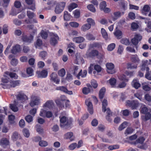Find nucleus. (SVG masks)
I'll return each instance as SVG.
<instances>
[{
    "label": "nucleus",
    "mask_w": 151,
    "mask_h": 151,
    "mask_svg": "<svg viewBox=\"0 0 151 151\" xmlns=\"http://www.w3.org/2000/svg\"><path fill=\"white\" fill-rule=\"evenodd\" d=\"M60 124L61 128L68 129L71 128V126L72 122V119L71 118L68 119L65 116L60 117Z\"/></svg>",
    "instance_id": "obj_1"
},
{
    "label": "nucleus",
    "mask_w": 151,
    "mask_h": 151,
    "mask_svg": "<svg viewBox=\"0 0 151 151\" xmlns=\"http://www.w3.org/2000/svg\"><path fill=\"white\" fill-rule=\"evenodd\" d=\"M132 63H128L127 64L128 69H133L136 68L140 62V60L137 55H132L130 58Z\"/></svg>",
    "instance_id": "obj_2"
},
{
    "label": "nucleus",
    "mask_w": 151,
    "mask_h": 151,
    "mask_svg": "<svg viewBox=\"0 0 151 151\" xmlns=\"http://www.w3.org/2000/svg\"><path fill=\"white\" fill-rule=\"evenodd\" d=\"M126 105L127 106L130 108L132 109H136L139 106V103L136 100H127L126 101Z\"/></svg>",
    "instance_id": "obj_3"
},
{
    "label": "nucleus",
    "mask_w": 151,
    "mask_h": 151,
    "mask_svg": "<svg viewBox=\"0 0 151 151\" xmlns=\"http://www.w3.org/2000/svg\"><path fill=\"white\" fill-rule=\"evenodd\" d=\"M66 3L64 2H60L58 3L55 8V12L56 14H60L64 10Z\"/></svg>",
    "instance_id": "obj_4"
},
{
    "label": "nucleus",
    "mask_w": 151,
    "mask_h": 151,
    "mask_svg": "<svg viewBox=\"0 0 151 151\" xmlns=\"http://www.w3.org/2000/svg\"><path fill=\"white\" fill-rule=\"evenodd\" d=\"M50 44L51 45L55 46L58 44V42L59 40V38L57 34L53 33H51L50 35Z\"/></svg>",
    "instance_id": "obj_5"
},
{
    "label": "nucleus",
    "mask_w": 151,
    "mask_h": 151,
    "mask_svg": "<svg viewBox=\"0 0 151 151\" xmlns=\"http://www.w3.org/2000/svg\"><path fill=\"white\" fill-rule=\"evenodd\" d=\"M142 39V37L140 35L136 34L135 35L134 37L131 39V41L132 44L137 48V45L139 42Z\"/></svg>",
    "instance_id": "obj_6"
},
{
    "label": "nucleus",
    "mask_w": 151,
    "mask_h": 151,
    "mask_svg": "<svg viewBox=\"0 0 151 151\" xmlns=\"http://www.w3.org/2000/svg\"><path fill=\"white\" fill-rule=\"evenodd\" d=\"M17 99L19 101H24L28 99L27 96L25 95L22 91L18 92V94L16 95Z\"/></svg>",
    "instance_id": "obj_7"
},
{
    "label": "nucleus",
    "mask_w": 151,
    "mask_h": 151,
    "mask_svg": "<svg viewBox=\"0 0 151 151\" xmlns=\"http://www.w3.org/2000/svg\"><path fill=\"white\" fill-rule=\"evenodd\" d=\"M50 77L51 81L57 84L59 83L60 80L58 78L56 73L54 72L52 73L50 75Z\"/></svg>",
    "instance_id": "obj_8"
},
{
    "label": "nucleus",
    "mask_w": 151,
    "mask_h": 151,
    "mask_svg": "<svg viewBox=\"0 0 151 151\" xmlns=\"http://www.w3.org/2000/svg\"><path fill=\"white\" fill-rule=\"evenodd\" d=\"M106 66L107 69V71L108 73L113 74L116 72L114 69V65L112 63H107L106 64Z\"/></svg>",
    "instance_id": "obj_9"
},
{
    "label": "nucleus",
    "mask_w": 151,
    "mask_h": 151,
    "mask_svg": "<svg viewBox=\"0 0 151 151\" xmlns=\"http://www.w3.org/2000/svg\"><path fill=\"white\" fill-rule=\"evenodd\" d=\"M99 53V52L97 50H93L90 52H87L86 55L87 57L94 59L96 57H97Z\"/></svg>",
    "instance_id": "obj_10"
},
{
    "label": "nucleus",
    "mask_w": 151,
    "mask_h": 151,
    "mask_svg": "<svg viewBox=\"0 0 151 151\" xmlns=\"http://www.w3.org/2000/svg\"><path fill=\"white\" fill-rule=\"evenodd\" d=\"M33 37H34L32 35L28 36L26 35L23 34L22 36V40L23 42L29 43L33 40Z\"/></svg>",
    "instance_id": "obj_11"
},
{
    "label": "nucleus",
    "mask_w": 151,
    "mask_h": 151,
    "mask_svg": "<svg viewBox=\"0 0 151 151\" xmlns=\"http://www.w3.org/2000/svg\"><path fill=\"white\" fill-rule=\"evenodd\" d=\"M37 77L38 78H44L47 77L48 75V72L46 70H43L41 71H37L36 72Z\"/></svg>",
    "instance_id": "obj_12"
},
{
    "label": "nucleus",
    "mask_w": 151,
    "mask_h": 151,
    "mask_svg": "<svg viewBox=\"0 0 151 151\" xmlns=\"http://www.w3.org/2000/svg\"><path fill=\"white\" fill-rule=\"evenodd\" d=\"M54 106V103L52 100H48L44 104L43 107L45 108L52 109Z\"/></svg>",
    "instance_id": "obj_13"
},
{
    "label": "nucleus",
    "mask_w": 151,
    "mask_h": 151,
    "mask_svg": "<svg viewBox=\"0 0 151 151\" xmlns=\"http://www.w3.org/2000/svg\"><path fill=\"white\" fill-rule=\"evenodd\" d=\"M85 103L87 106L88 110L89 113L91 114H93V111L92 103L89 100H87L85 101Z\"/></svg>",
    "instance_id": "obj_14"
},
{
    "label": "nucleus",
    "mask_w": 151,
    "mask_h": 151,
    "mask_svg": "<svg viewBox=\"0 0 151 151\" xmlns=\"http://www.w3.org/2000/svg\"><path fill=\"white\" fill-rule=\"evenodd\" d=\"M9 145V141L6 138H2L0 140V145L4 147H5Z\"/></svg>",
    "instance_id": "obj_15"
},
{
    "label": "nucleus",
    "mask_w": 151,
    "mask_h": 151,
    "mask_svg": "<svg viewBox=\"0 0 151 151\" xmlns=\"http://www.w3.org/2000/svg\"><path fill=\"white\" fill-rule=\"evenodd\" d=\"M21 51L20 45L17 44L14 46L11 50V52L13 54H16L17 53Z\"/></svg>",
    "instance_id": "obj_16"
},
{
    "label": "nucleus",
    "mask_w": 151,
    "mask_h": 151,
    "mask_svg": "<svg viewBox=\"0 0 151 151\" xmlns=\"http://www.w3.org/2000/svg\"><path fill=\"white\" fill-rule=\"evenodd\" d=\"M11 139L13 141H16L18 139H21V137L17 132H15L13 133L11 137Z\"/></svg>",
    "instance_id": "obj_17"
},
{
    "label": "nucleus",
    "mask_w": 151,
    "mask_h": 151,
    "mask_svg": "<svg viewBox=\"0 0 151 151\" xmlns=\"http://www.w3.org/2000/svg\"><path fill=\"white\" fill-rule=\"evenodd\" d=\"M106 92V88L104 87L102 88L99 91V98L101 101L104 97Z\"/></svg>",
    "instance_id": "obj_18"
},
{
    "label": "nucleus",
    "mask_w": 151,
    "mask_h": 151,
    "mask_svg": "<svg viewBox=\"0 0 151 151\" xmlns=\"http://www.w3.org/2000/svg\"><path fill=\"white\" fill-rule=\"evenodd\" d=\"M124 14V12H122L121 13L120 12H114V16L112 17V20L113 21H114L117 19L119 18L121 16V14L123 15Z\"/></svg>",
    "instance_id": "obj_19"
},
{
    "label": "nucleus",
    "mask_w": 151,
    "mask_h": 151,
    "mask_svg": "<svg viewBox=\"0 0 151 151\" xmlns=\"http://www.w3.org/2000/svg\"><path fill=\"white\" fill-rule=\"evenodd\" d=\"M64 137L66 139H69L71 141H73L74 139L73 133L71 132H68L66 133L64 135Z\"/></svg>",
    "instance_id": "obj_20"
},
{
    "label": "nucleus",
    "mask_w": 151,
    "mask_h": 151,
    "mask_svg": "<svg viewBox=\"0 0 151 151\" xmlns=\"http://www.w3.org/2000/svg\"><path fill=\"white\" fill-rule=\"evenodd\" d=\"M1 81L4 83H1V84L4 86L3 88L4 89L6 88H9V85H8L7 83L9 81L8 79L6 78H3L1 79Z\"/></svg>",
    "instance_id": "obj_21"
},
{
    "label": "nucleus",
    "mask_w": 151,
    "mask_h": 151,
    "mask_svg": "<svg viewBox=\"0 0 151 151\" xmlns=\"http://www.w3.org/2000/svg\"><path fill=\"white\" fill-rule=\"evenodd\" d=\"M20 80H16L11 81L10 82L9 87H15L17 86H19L20 83Z\"/></svg>",
    "instance_id": "obj_22"
},
{
    "label": "nucleus",
    "mask_w": 151,
    "mask_h": 151,
    "mask_svg": "<svg viewBox=\"0 0 151 151\" xmlns=\"http://www.w3.org/2000/svg\"><path fill=\"white\" fill-rule=\"evenodd\" d=\"M85 40V39L83 37H74L73 38V41L76 43H80L83 42Z\"/></svg>",
    "instance_id": "obj_23"
},
{
    "label": "nucleus",
    "mask_w": 151,
    "mask_h": 151,
    "mask_svg": "<svg viewBox=\"0 0 151 151\" xmlns=\"http://www.w3.org/2000/svg\"><path fill=\"white\" fill-rule=\"evenodd\" d=\"M5 74L7 75H9L11 78H14L15 79L18 78V76L15 73L6 71L5 72Z\"/></svg>",
    "instance_id": "obj_24"
},
{
    "label": "nucleus",
    "mask_w": 151,
    "mask_h": 151,
    "mask_svg": "<svg viewBox=\"0 0 151 151\" xmlns=\"http://www.w3.org/2000/svg\"><path fill=\"white\" fill-rule=\"evenodd\" d=\"M71 18L70 14L67 11H65L64 12L63 18L65 20L69 21Z\"/></svg>",
    "instance_id": "obj_25"
},
{
    "label": "nucleus",
    "mask_w": 151,
    "mask_h": 151,
    "mask_svg": "<svg viewBox=\"0 0 151 151\" xmlns=\"http://www.w3.org/2000/svg\"><path fill=\"white\" fill-rule=\"evenodd\" d=\"M108 105V102L107 100L104 99L102 102V111L105 112L106 110V107Z\"/></svg>",
    "instance_id": "obj_26"
},
{
    "label": "nucleus",
    "mask_w": 151,
    "mask_h": 151,
    "mask_svg": "<svg viewBox=\"0 0 151 151\" xmlns=\"http://www.w3.org/2000/svg\"><path fill=\"white\" fill-rule=\"evenodd\" d=\"M87 73V71L86 70H83V72H82V70L80 71L77 76V77L78 79H80V76H81L82 78H84L86 76Z\"/></svg>",
    "instance_id": "obj_27"
},
{
    "label": "nucleus",
    "mask_w": 151,
    "mask_h": 151,
    "mask_svg": "<svg viewBox=\"0 0 151 151\" xmlns=\"http://www.w3.org/2000/svg\"><path fill=\"white\" fill-rule=\"evenodd\" d=\"M101 32L103 37L106 40H107L108 39V35L106 30L103 28L101 29Z\"/></svg>",
    "instance_id": "obj_28"
},
{
    "label": "nucleus",
    "mask_w": 151,
    "mask_h": 151,
    "mask_svg": "<svg viewBox=\"0 0 151 151\" xmlns=\"http://www.w3.org/2000/svg\"><path fill=\"white\" fill-rule=\"evenodd\" d=\"M109 83L112 87H114L116 83V79L113 78H111L109 81Z\"/></svg>",
    "instance_id": "obj_29"
},
{
    "label": "nucleus",
    "mask_w": 151,
    "mask_h": 151,
    "mask_svg": "<svg viewBox=\"0 0 151 151\" xmlns=\"http://www.w3.org/2000/svg\"><path fill=\"white\" fill-rule=\"evenodd\" d=\"M78 6V4L75 3H71L68 7V10L70 12H71L73 9L77 8Z\"/></svg>",
    "instance_id": "obj_30"
},
{
    "label": "nucleus",
    "mask_w": 151,
    "mask_h": 151,
    "mask_svg": "<svg viewBox=\"0 0 151 151\" xmlns=\"http://www.w3.org/2000/svg\"><path fill=\"white\" fill-rule=\"evenodd\" d=\"M132 84L133 86L136 89H137L141 86L140 83L136 80H133Z\"/></svg>",
    "instance_id": "obj_31"
},
{
    "label": "nucleus",
    "mask_w": 151,
    "mask_h": 151,
    "mask_svg": "<svg viewBox=\"0 0 151 151\" xmlns=\"http://www.w3.org/2000/svg\"><path fill=\"white\" fill-rule=\"evenodd\" d=\"M40 100L37 98H35L34 100L31 101L30 103V105L32 107H33L35 105L38 104Z\"/></svg>",
    "instance_id": "obj_32"
},
{
    "label": "nucleus",
    "mask_w": 151,
    "mask_h": 151,
    "mask_svg": "<svg viewBox=\"0 0 151 151\" xmlns=\"http://www.w3.org/2000/svg\"><path fill=\"white\" fill-rule=\"evenodd\" d=\"M90 25L88 23L83 24L81 27V29L83 31H86L91 28Z\"/></svg>",
    "instance_id": "obj_33"
},
{
    "label": "nucleus",
    "mask_w": 151,
    "mask_h": 151,
    "mask_svg": "<svg viewBox=\"0 0 151 151\" xmlns=\"http://www.w3.org/2000/svg\"><path fill=\"white\" fill-rule=\"evenodd\" d=\"M150 7L148 5H144L142 10V12L143 14H146L145 12H148L150 11Z\"/></svg>",
    "instance_id": "obj_34"
},
{
    "label": "nucleus",
    "mask_w": 151,
    "mask_h": 151,
    "mask_svg": "<svg viewBox=\"0 0 151 151\" xmlns=\"http://www.w3.org/2000/svg\"><path fill=\"white\" fill-rule=\"evenodd\" d=\"M145 140V139L144 137H139L138 138L136 141L134 143V144L135 145L139 143L142 144L144 142Z\"/></svg>",
    "instance_id": "obj_35"
},
{
    "label": "nucleus",
    "mask_w": 151,
    "mask_h": 151,
    "mask_svg": "<svg viewBox=\"0 0 151 151\" xmlns=\"http://www.w3.org/2000/svg\"><path fill=\"white\" fill-rule=\"evenodd\" d=\"M114 34L117 38L120 39L122 37V33L121 31L117 30L114 33Z\"/></svg>",
    "instance_id": "obj_36"
},
{
    "label": "nucleus",
    "mask_w": 151,
    "mask_h": 151,
    "mask_svg": "<svg viewBox=\"0 0 151 151\" xmlns=\"http://www.w3.org/2000/svg\"><path fill=\"white\" fill-rule=\"evenodd\" d=\"M128 123L127 122H124L119 126L118 129L119 131H122L125 128L127 125Z\"/></svg>",
    "instance_id": "obj_37"
},
{
    "label": "nucleus",
    "mask_w": 151,
    "mask_h": 151,
    "mask_svg": "<svg viewBox=\"0 0 151 151\" xmlns=\"http://www.w3.org/2000/svg\"><path fill=\"white\" fill-rule=\"evenodd\" d=\"M10 109L13 111L15 112L18 111V109L17 106L14 104H10Z\"/></svg>",
    "instance_id": "obj_38"
},
{
    "label": "nucleus",
    "mask_w": 151,
    "mask_h": 151,
    "mask_svg": "<svg viewBox=\"0 0 151 151\" xmlns=\"http://www.w3.org/2000/svg\"><path fill=\"white\" fill-rule=\"evenodd\" d=\"M134 130L132 127H128L124 132V134L127 135L132 134L134 131Z\"/></svg>",
    "instance_id": "obj_39"
},
{
    "label": "nucleus",
    "mask_w": 151,
    "mask_h": 151,
    "mask_svg": "<svg viewBox=\"0 0 151 151\" xmlns=\"http://www.w3.org/2000/svg\"><path fill=\"white\" fill-rule=\"evenodd\" d=\"M142 93L140 91H138L136 93H134V96L140 100L142 99Z\"/></svg>",
    "instance_id": "obj_40"
},
{
    "label": "nucleus",
    "mask_w": 151,
    "mask_h": 151,
    "mask_svg": "<svg viewBox=\"0 0 151 151\" xmlns=\"http://www.w3.org/2000/svg\"><path fill=\"white\" fill-rule=\"evenodd\" d=\"M27 17L30 19H33L35 16V14L34 13L29 11H27Z\"/></svg>",
    "instance_id": "obj_41"
},
{
    "label": "nucleus",
    "mask_w": 151,
    "mask_h": 151,
    "mask_svg": "<svg viewBox=\"0 0 151 151\" xmlns=\"http://www.w3.org/2000/svg\"><path fill=\"white\" fill-rule=\"evenodd\" d=\"M86 39L88 40H94L95 38L92 34L90 33L87 34L86 35Z\"/></svg>",
    "instance_id": "obj_42"
},
{
    "label": "nucleus",
    "mask_w": 151,
    "mask_h": 151,
    "mask_svg": "<svg viewBox=\"0 0 151 151\" xmlns=\"http://www.w3.org/2000/svg\"><path fill=\"white\" fill-rule=\"evenodd\" d=\"M120 42L122 44L125 45H128L129 44L130 42L129 39L127 38L122 39Z\"/></svg>",
    "instance_id": "obj_43"
},
{
    "label": "nucleus",
    "mask_w": 151,
    "mask_h": 151,
    "mask_svg": "<svg viewBox=\"0 0 151 151\" xmlns=\"http://www.w3.org/2000/svg\"><path fill=\"white\" fill-rule=\"evenodd\" d=\"M40 34L42 38L45 39H47L48 36V34L47 32L43 30H42Z\"/></svg>",
    "instance_id": "obj_44"
},
{
    "label": "nucleus",
    "mask_w": 151,
    "mask_h": 151,
    "mask_svg": "<svg viewBox=\"0 0 151 151\" xmlns=\"http://www.w3.org/2000/svg\"><path fill=\"white\" fill-rule=\"evenodd\" d=\"M91 91V90L89 88L84 87L82 89V93L85 95H87Z\"/></svg>",
    "instance_id": "obj_45"
},
{
    "label": "nucleus",
    "mask_w": 151,
    "mask_h": 151,
    "mask_svg": "<svg viewBox=\"0 0 151 151\" xmlns=\"http://www.w3.org/2000/svg\"><path fill=\"white\" fill-rule=\"evenodd\" d=\"M39 145L42 147H45L48 145V142L44 140H41L39 143Z\"/></svg>",
    "instance_id": "obj_46"
},
{
    "label": "nucleus",
    "mask_w": 151,
    "mask_h": 151,
    "mask_svg": "<svg viewBox=\"0 0 151 151\" xmlns=\"http://www.w3.org/2000/svg\"><path fill=\"white\" fill-rule=\"evenodd\" d=\"M127 4V2L124 0H122L120 3V5L122 8L125 10L126 9V6Z\"/></svg>",
    "instance_id": "obj_47"
},
{
    "label": "nucleus",
    "mask_w": 151,
    "mask_h": 151,
    "mask_svg": "<svg viewBox=\"0 0 151 151\" xmlns=\"http://www.w3.org/2000/svg\"><path fill=\"white\" fill-rule=\"evenodd\" d=\"M74 17L75 18H78L80 17V12L78 9H76L73 12Z\"/></svg>",
    "instance_id": "obj_48"
},
{
    "label": "nucleus",
    "mask_w": 151,
    "mask_h": 151,
    "mask_svg": "<svg viewBox=\"0 0 151 151\" xmlns=\"http://www.w3.org/2000/svg\"><path fill=\"white\" fill-rule=\"evenodd\" d=\"M90 46L91 47L93 48L95 47L99 48L101 47V45L99 43L95 42L91 44Z\"/></svg>",
    "instance_id": "obj_49"
},
{
    "label": "nucleus",
    "mask_w": 151,
    "mask_h": 151,
    "mask_svg": "<svg viewBox=\"0 0 151 151\" xmlns=\"http://www.w3.org/2000/svg\"><path fill=\"white\" fill-rule=\"evenodd\" d=\"M119 78L120 80L123 81L127 82L128 81V79L127 78L126 76L124 74L121 75Z\"/></svg>",
    "instance_id": "obj_50"
},
{
    "label": "nucleus",
    "mask_w": 151,
    "mask_h": 151,
    "mask_svg": "<svg viewBox=\"0 0 151 151\" xmlns=\"http://www.w3.org/2000/svg\"><path fill=\"white\" fill-rule=\"evenodd\" d=\"M106 4L105 1H103L101 2L100 4V9L101 10H103L106 7Z\"/></svg>",
    "instance_id": "obj_51"
},
{
    "label": "nucleus",
    "mask_w": 151,
    "mask_h": 151,
    "mask_svg": "<svg viewBox=\"0 0 151 151\" xmlns=\"http://www.w3.org/2000/svg\"><path fill=\"white\" fill-rule=\"evenodd\" d=\"M115 47V44L114 43H112L108 45L107 49L108 50L111 51L113 50Z\"/></svg>",
    "instance_id": "obj_52"
},
{
    "label": "nucleus",
    "mask_w": 151,
    "mask_h": 151,
    "mask_svg": "<svg viewBox=\"0 0 151 151\" xmlns=\"http://www.w3.org/2000/svg\"><path fill=\"white\" fill-rule=\"evenodd\" d=\"M142 64L141 66L140 70L138 72V76L141 77H142L144 76V72H145V71H146V68H145V69H145L144 70H142Z\"/></svg>",
    "instance_id": "obj_53"
},
{
    "label": "nucleus",
    "mask_w": 151,
    "mask_h": 151,
    "mask_svg": "<svg viewBox=\"0 0 151 151\" xmlns=\"http://www.w3.org/2000/svg\"><path fill=\"white\" fill-rule=\"evenodd\" d=\"M58 73L59 76L63 77L65 76V71L64 68H62L58 71Z\"/></svg>",
    "instance_id": "obj_54"
},
{
    "label": "nucleus",
    "mask_w": 151,
    "mask_h": 151,
    "mask_svg": "<svg viewBox=\"0 0 151 151\" xmlns=\"http://www.w3.org/2000/svg\"><path fill=\"white\" fill-rule=\"evenodd\" d=\"M87 22H88V24L90 25L91 27V26H94L95 25L94 21L91 18H89L87 19Z\"/></svg>",
    "instance_id": "obj_55"
},
{
    "label": "nucleus",
    "mask_w": 151,
    "mask_h": 151,
    "mask_svg": "<svg viewBox=\"0 0 151 151\" xmlns=\"http://www.w3.org/2000/svg\"><path fill=\"white\" fill-rule=\"evenodd\" d=\"M23 133L24 136L28 137L29 136V131L27 129L25 128L23 129L22 131Z\"/></svg>",
    "instance_id": "obj_56"
},
{
    "label": "nucleus",
    "mask_w": 151,
    "mask_h": 151,
    "mask_svg": "<svg viewBox=\"0 0 151 151\" xmlns=\"http://www.w3.org/2000/svg\"><path fill=\"white\" fill-rule=\"evenodd\" d=\"M87 7L89 10L92 12H95L96 11L95 7L92 4H89L87 6Z\"/></svg>",
    "instance_id": "obj_57"
},
{
    "label": "nucleus",
    "mask_w": 151,
    "mask_h": 151,
    "mask_svg": "<svg viewBox=\"0 0 151 151\" xmlns=\"http://www.w3.org/2000/svg\"><path fill=\"white\" fill-rule=\"evenodd\" d=\"M56 90H60L62 91H63L65 93L67 91V88L63 86H59L56 88Z\"/></svg>",
    "instance_id": "obj_58"
},
{
    "label": "nucleus",
    "mask_w": 151,
    "mask_h": 151,
    "mask_svg": "<svg viewBox=\"0 0 151 151\" xmlns=\"http://www.w3.org/2000/svg\"><path fill=\"white\" fill-rule=\"evenodd\" d=\"M33 70L30 67H29L27 69V73L28 76H31L33 75Z\"/></svg>",
    "instance_id": "obj_59"
},
{
    "label": "nucleus",
    "mask_w": 151,
    "mask_h": 151,
    "mask_svg": "<svg viewBox=\"0 0 151 151\" xmlns=\"http://www.w3.org/2000/svg\"><path fill=\"white\" fill-rule=\"evenodd\" d=\"M139 26L138 24L136 22H132L131 24V27L133 30H135L138 28Z\"/></svg>",
    "instance_id": "obj_60"
},
{
    "label": "nucleus",
    "mask_w": 151,
    "mask_h": 151,
    "mask_svg": "<svg viewBox=\"0 0 151 151\" xmlns=\"http://www.w3.org/2000/svg\"><path fill=\"white\" fill-rule=\"evenodd\" d=\"M25 119L28 123H30L33 120V117L30 115H28L25 117Z\"/></svg>",
    "instance_id": "obj_61"
},
{
    "label": "nucleus",
    "mask_w": 151,
    "mask_h": 151,
    "mask_svg": "<svg viewBox=\"0 0 151 151\" xmlns=\"http://www.w3.org/2000/svg\"><path fill=\"white\" fill-rule=\"evenodd\" d=\"M70 25L73 27L77 28L79 25V24L75 22H71L69 23Z\"/></svg>",
    "instance_id": "obj_62"
},
{
    "label": "nucleus",
    "mask_w": 151,
    "mask_h": 151,
    "mask_svg": "<svg viewBox=\"0 0 151 151\" xmlns=\"http://www.w3.org/2000/svg\"><path fill=\"white\" fill-rule=\"evenodd\" d=\"M91 84L92 87L94 88H96L98 87V84L97 82L96 81L94 80H93L91 81Z\"/></svg>",
    "instance_id": "obj_63"
},
{
    "label": "nucleus",
    "mask_w": 151,
    "mask_h": 151,
    "mask_svg": "<svg viewBox=\"0 0 151 151\" xmlns=\"http://www.w3.org/2000/svg\"><path fill=\"white\" fill-rule=\"evenodd\" d=\"M128 17L132 20H134L135 18V15L133 12H130L128 14Z\"/></svg>",
    "instance_id": "obj_64"
}]
</instances>
